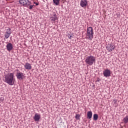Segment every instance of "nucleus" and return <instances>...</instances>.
<instances>
[{
	"label": "nucleus",
	"instance_id": "1",
	"mask_svg": "<svg viewBox=\"0 0 128 128\" xmlns=\"http://www.w3.org/2000/svg\"><path fill=\"white\" fill-rule=\"evenodd\" d=\"M14 73H8L5 77V82L8 84L9 86H14Z\"/></svg>",
	"mask_w": 128,
	"mask_h": 128
},
{
	"label": "nucleus",
	"instance_id": "2",
	"mask_svg": "<svg viewBox=\"0 0 128 128\" xmlns=\"http://www.w3.org/2000/svg\"><path fill=\"white\" fill-rule=\"evenodd\" d=\"M86 38L89 40H92L94 38V29L92 27H88L87 28Z\"/></svg>",
	"mask_w": 128,
	"mask_h": 128
},
{
	"label": "nucleus",
	"instance_id": "3",
	"mask_svg": "<svg viewBox=\"0 0 128 128\" xmlns=\"http://www.w3.org/2000/svg\"><path fill=\"white\" fill-rule=\"evenodd\" d=\"M85 62L89 66H92L94 62H96V57L92 56H88L86 58Z\"/></svg>",
	"mask_w": 128,
	"mask_h": 128
},
{
	"label": "nucleus",
	"instance_id": "4",
	"mask_svg": "<svg viewBox=\"0 0 128 128\" xmlns=\"http://www.w3.org/2000/svg\"><path fill=\"white\" fill-rule=\"evenodd\" d=\"M19 2L22 6H30V0H20Z\"/></svg>",
	"mask_w": 128,
	"mask_h": 128
},
{
	"label": "nucleus",
	"instance_id": "5",
	"mask_svg": "<svg viewBox=\"0 0 128 128\" xmlns=\"http://www.w3.org/2000/svg\"><path fill=\"white\" fill-rule=\"evenodd\" d=\"M80 6L82 8H86L88 6V0H81L80 2Z\"/></svg>",
	"mask_w": 128,
	"mask_h": 128
},
{
	"label": "nucleus",
	"instance_id": "6",
	"mask_svg": "<svg viewBox=\"0 0 128 128\" xmlns=\"http://www.w3.org/2000/svg\"><path fill=\"white\" fill-rule=\"evenodd\" d=\"M103 74L104 76H106V78H108V76H110V70L106 69L104 72Z\"/></svg>",
	"mask_w": 128,
	"mask_h": 128
},
{
	"label": "nucleus",
	"instance_id": "7",
	"mask_svg": "<svg viewBox=\"0 0 128 128\" xmlns=\"http://www.w3.org/2000/svg\"><path fill=\"white\" fill-rule=\"evenodd\" d=\"M16 76L18 80H24V74L22 72H18Z\"/></svg>",
	"mask_w": 128,
	"mask_h": 128
},
{
	"label": "nucleus",
	"instance_id": "8",
	"mask_svg": "<svg viewBox=\"0 0 128 128\" xmlns=\"http://www.w3.org/2000/svg\"><path fill=\"white\" fill-rule=\"evenodd\" d=\"M114 48H116L114 46L108 44L107 46V50H108V52H112L114 50Z\"/></svg>",
	"mask_w": 128,
	"mask_h": 128
},
{
	"label": "nucleus",
	"instance_id": "9",
	"mask_svg": "<svg viewBox=\"0 0 128 128\" xmlns=\"http://www.w3.org/2000/svg\"><path fill=\"white\" fill-rule=\"evenodd\" d=\"M34 118L35 122H38L40 120V115L38 114H35Z\"/></svg>",
	"mask_w": 128,
	"mask_h": 128
},
{
	"label": "nucleus",
	"instance_id": "10",
	"mask_svg": "<svg viewBox=\"0 0 128 128\" xmlns=\"http://www.w3.org/2000/svg\"><path fill=\"white\" fill-rule=\"evenodd\" d=\"M6 48H7V50H8V52H10V50H12V44L11 43H8L7 45H6Z\"/></svg>",
	"mask_w": 128,
	"mask_h": 128
},
{
	"label": "nucleus",
	"instance_id": "11",
	"mask_svg": "<svg viewBox=\"0 0 128 128\" xmlns=\"http://www.w3.org/2000/svg\"><path fill=\"white\" fill-rule=\"evenodd\" d=\"M24 66L26 70H32V65L28 62L26 63Z\"/></svg>",
	"mask_w": 128,
	"mask_h": 128
},
{
	"label": "nucleus",
	"instance_id": "12",
	"mask_svg": "<svg viewBox=\"0 0 128 128\" xmlns=\"http://www.w3.org/2000/svg\"><path fill=\"white\" fill-rule=\"evenodd\" d=\"M92 111H89L87 112V118H89V120H90L92 118Z\"/></svg>",
	"mask_w": 128,
	"mask_h": 128
},
{
	"label": "nucleus",
	"instance_id": "13",
	"mask_svg": "<svg viewBox=\"0 0 128 128\" xmlns=\"http://www.w3.org/2000/svg\"><path fill=\"white\" fill-rule=\"evenodd\" d=\"M122 120H123L124 124H128V116H127L125 118H124Z\"/></svg>",
	"mask_w": 128,
	"mask_h": 128
},
{
	"label": "nucleus",
	"instance_id": "14",
	"mask_svg": "<svg viewBox=\"0 0 128 128\" xmlns=\"http://www.w3.org/2000/svg\"><path fill=\"white\" fill-rule=\"evenodd\" d=\"M57 18L56 15H54V17H51L50 18V20H52V22H56V20Z\"/></svg>",
	"mask_w": 128,
	"mask_h": 128
},
{
	"label": "nucleus",
	"instance_id": "15",
	"mask_svg": "<svg viewBox=\"0 0 128 128\" xmlns=\"http://www.w3.org/2000/svg\"><path fill=\"white\" fill-rule=\"evenodd\" d=\"M93 118L94 120H98V116L97 114H94Z\"/></svg>",
	"mask_w": 128,
	"mask_h": 128
},
{
	"label": "nucleus",
	"instance_id": "16",
	"mask_svg": "<svg viewBox=\"0 0 128 128\" xmlns=\"http://www.w3.org/2000/svg\"><path fill=\"white\" fill-rule=\"evenodd\" d=\"M53 2L55 4L56 6H58L60 0H53Z\"/></svg>",
	"mask_w": 128,
	"mask_h": 128
},
{
	"label": "nucleus",
	"instance_id": "17",
	"mask_svg": "<svg viewBox=\"0 0 128 128\" xmlns=\"http://www.w3.org/2000/svg\"><path fill=\"white\" fill-rule=\"evenodd\" d=\"M75 118H76V120H80V116L78 114H76V115Z\"/></svg>",
	"mask_w": 128,
	"mask_h": 128
},
{
	"label": "nucleus",
	"instance_id": "18",
	"mask_svg": "<svg viewBox=\"0 0 128 128\" xmlns=\"http://www.w3.org/2000/svg\"><path fill=\"white\" fill-rule=\"evenodd\" d=\"M6 34H12V32H10V28H8L6 30Z\"/></svg>",
	"mask_w": 128,
	"mask_h": 128
},
{
	"label": "nucleus",
	"instance_id": "19",
	"mask_svg": "<svg viewBox=\"0 0 128 128\" xmlns=\"http://www.w3.org/2000/svg\"><path fill=\"white\" fill-rule=\"evenodd\" d=\"M10 34L6 33V34H5L4 36H5L6 38H10Z\"/></svg>",
	"mask_w": 128,
	"mask_h": 128
},
{
	"label": "nucleus",
	"instance_id": "20",
	"mask_svg": "<svg viewBox=\"0 0 128 128\" xmlns=\"http://www.w3.org/2000/svg\"><path fill=\"white\" fill-rule=\"evenodd\" d=\"M68 38H70V40H72V36L70 34H68Z\"/></svg>",
	"mask_w": 128,
	"mask_h": 128
},
{
	"label": "nucleus",
	"instance_id": "21",
	"mask_svg": "<svg viewBox=\"0 0 128 128\" xmlns=\"http://www.w3.org/2000/svg\"><path fill=\"white\" fill-rule=\"evenodd\" d=\"M34 6H30V10H32V7Z\"/></svg>",
	"mask_w": 128,
	"mask_h": 128
},
{
	"label": "nucleus",
	"instance_id": "22",
	"mask_svg": "<svg viewBox=\"0 0 128 128\" xmlns=\"http://www.w3.org/2000/svg\"><path fill=\"white\" fill-rule=\"evenodd\" d=\"M36 6H38V4L36 3Z\"/></svg>",
	"mask_w": 128,
	"mask_h": 128
}]
</instances>
